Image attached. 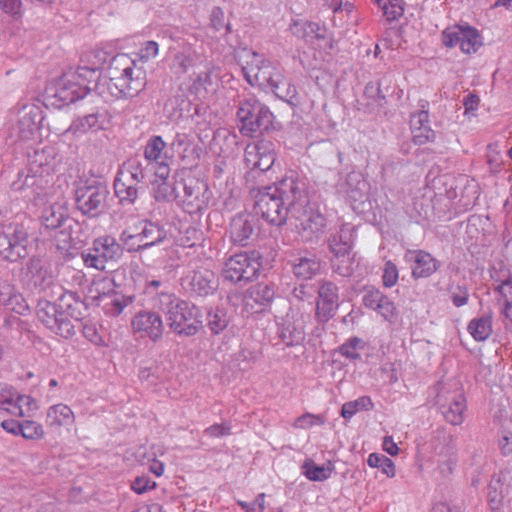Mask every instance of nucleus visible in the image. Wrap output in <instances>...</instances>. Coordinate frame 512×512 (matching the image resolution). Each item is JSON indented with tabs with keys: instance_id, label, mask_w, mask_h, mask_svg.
Listing matches in <instances>:
<instances>
[{
	"instance_id": "obj_1",
	"label": "nucleus",
	"mask_w": 512,
	"mask_h": 512,
	"mask_svg": "<svg viewBox=\"0 0 512 512\" xmlns=\"http://www.w3.org/2000/svg\"><path fill=\"white\" fill-rule=\"evenodd\" d=\"M305 201L304 184L291 177L284 178L274 185L258 190L254 210L269 224L282 226L288 216H299Z\"/></svg>"
},
{
	"instance_id": "obj_2",
	"label": "nucleus",
	"mask_w": 512,
	"mask_h": 512,
	"mask_svg": "<svg viewBox=\"0 0 512 512\" xmlns=\"http://www.w3.org/2000/svg\"><path fill=\"white\" fill-rule=\"evenodd\" d=\"M145 73L127 55L112 58L105 75L94 84L92 91L105 102L115 98L136 96L145 87Z\"/></svg>"
},
{
	"instance_id": "obj_3",
	"label": "nucleus",
	"mask_w": 512,
	"mask_h": 512,
	"mask_svg": "<svg viewBox=\"0 0 512 512\" xmlns=\"http://www.w3.org/2000/svg\"><path fill=\"white\" fill-rule=\"evenodd\" d=\"M158 307L165 314L169 328L178 336H194L203 326L200 309L174 294L160 293Z\"/></svg>"
},
{
	"instance_id": "obj_4",
	"label": "nucleus",
	"mask_w": 512,
	"mask_h": 512,
	"mask_svg": "<svg viewBox=\"0 0 512 512\" xmlns=\"http://www.w3.org/2000/svg\"><path fill=\"white\" fill-rule=\"evenodd\" d=\"M237 118L239 130L243 136L258 137L273 125L274 115L269 107L261 103L255 96L244 98L238 107Z\"/></svg>"
},
{
	"instance_id": "obj_5",
	"label": "nucleus",
	"mask_w": 512,
	"mask_h": 512,
	"mask_svg": "<svg viewBox=\"0 0 512 512\" xmlns=\"http://www.w3.org/2000/svg\"><path fill=\"white\" fill-rule=\"evenodd\" d=\"M108 196L107 186L95 179L80 180L74 189L76 208L90 218L105 213Z\"/></svg>"
},
{
	"instance_id": "obj_6",
	"label": "nucleus",
	"mask_w": 512,
	"mask_h": 512,
	"mask_svg": "<svg viewBox=\"0 0 512 512\" xmlns=\"http://www.w3.org/2000/svg\"><path fill=\"white\" fill-rule=\"evenodd\" d=\"M29 232L24 223L3 224L0 232V255L9 262H16L28 255Z\"/></svg>"
},
{
	"instance_id": "obj_7",
	"label": "nucleus",
	"mask_w": 512,
	"mask_h": 512,
	"mask_svg": "<svg viewBox=\"0 0 512 512\" xmlns=\"http://www.w3.org/2000/svg\"><path fill=\"white\" fill-rule=\"evenodd\" d=\"M123 254L121 244L111 236H103L94 240L91 248L81 253L82 260L87 267L104 271L111 268Z\"/></svg>"
},
{
	"instance_id": "obj_8",
	"label": "nucleus",
	"mask_w": 512,
	"mask_h": 512,
	"mask_svg": "<svg viewBox=\"0 0 512 512\" xmlns=\"http://www.w3.org/2000/svg\"><path fill=\"white\" fill-rule=\"evenodd\" d=\"M260 267V256L256 252L238 253L226 260L222 275L225 280L243 286L256 277Z\"/></svg>"
},
{
	"instance_id": "obj_9",
	"label": "nucleus",
	"mask_w": 512,
	"mask_h": 512,
	"mask_svg": "<svg viewBox=\"0 0 512 512\" xmlns=\"http://www.w3.org/2000/svg\"><path fill=\"white\" fill-rule=\"evenodd\" d=\"M91 92L92 86H82L80 81H76V75L71 74L70 71L51 81L47 87L48 95L57 99L62 105L71 104Z\"/></svg>"
},
{
	"instance_id": "obj_10",
	"label": "nucleus",
	"mask_w": 512,
	"mask_h": 512,
	"mask_svg": "<svg viewBox=\"0 0 512 512\" xmlns=\"http://www.w3.org/2000/svg\"><path fill=\"white\" fill-rule=\"evenodd\" d=\"M442 43L449 48L459 46L463 53H475L482 45L479 32L470 26L455 25L442 32Z\"/></svg>"
},
{
	"instance_id": "obj_11",
	"label": "nucleus",
	"mask_w": 512,
	"mask_h": 512,
	"mask_svg": "<svg viewBox=\"0 0 512 512\" xmlns=\"http://www.w3.org/2000/svg\"><path fill=\"white\" fill-rule=\"evenodd\" d=\"M244 160L248 168L268 171L276 160L275 144L266 139L248 144L244 152Z\"/></svg>"
},
{
	"instance_id": "obj_12",
	"label": "nucleus",
	"mask_w": 512,
	"mask_h": 512,
	"mask_svg": "<svg viewBox=\"0 0 512 512\" xmlns=\"http://www.w3.org/2000/svg\"><path fill=\"white\" fill-rule=\"evenodd\" d=\"M299 223L295 224L299 235L305 242H311L318 239L323 233L325 227V218L318 212L309 207V198L306 194V201L302 209L299 211V216H291Z\"/></svg>"
},
{
	"instance_id": "obj_13",
	"label": "nucleus",
	"mask_w": 512,
	"mask_h": 512,
	"mask_svg": "<svg viewBox=\"0 0 512 512\" xmlns=\"http://www.w3.org/2000/svg\"><path fill=\"white\" fill-rule=\"evenodd\" d=\"M36 314L38 320L54 333L65 338L75 334L73 323L61 318L57 302L51 303L47 300L39 301Z\"/></svg>"
},
{
	"instance_id": "obj_14",
	"label": "nucleus",
	"mask_w": 512,
	"mask_h": 512,
	"mask_svg": "<svg viewBox=\"0 0 512 512\" xmlns=\"http://www.w3.org/2000/svg\"><path fill=\"white\" fill-rule=\"evenodd\" d=\"M252 56L247 66L243 68L247 80L252 83L251 77L260 85L270 89L273 88L277 81L281 80V73L269 61L264 60L254 51H250Z\"/></svg>"
},
{
	"instance_id": "obj_15",
	"label": "nucleus",
	"mask_w": 512,
	"mask_h": 512,
	"mask_svg": "<svg viewBox=\"0 0 512 512\" xmlns=\"http://www.w3.org/2000/svg\"><path fill=\"white\" fill-rule=\"evenodd\" d=\"M436 403L447 422L452 425H459L463 422L466 399L461 392L441 391L436 396Z\"/></svg>"
},
{
	"instance_id": "obj_16",
	"label": "nucleus",
	"mask_w": 512,
	"mask_h": 512,
	"mask_svg": "<svg viewBox=\"0 0 512 512\" xmlns=\"http://www.w3.org/2000/svg\"><path fill=\"white\" fill-rule=\"evenodd\" d=\"M43 119V111L39 106L25 105L18 113L17 124L13 130L21 140L33 139L39 133Z\"/></svg>"
},
{
	"instance_id": "obj_17",
	"label": "nucleus",
	"mask_w": 512,
	"mask_h": 512,
	"mask_svg": "<svg viewBox=\"0 0 512 512\" xmlns=\"http://www.w3.org/2000/svg\"><path fill=\"white\" fill-rule=\"evenodd\" d=\"M182 286L191 294L205 297L218 288V280L213 271L205 268L192 271L182 279Z\"/></svg>"
},
{
	"instance_id": "obj_18",
	"label": "nucleus",
	"mask_w": 512,
	"mask_h": 512,
	"mask_svg": "<svg viewBox=\"0 0 512 512\" xmlns=\"http://www.w3.org/2000/svg\"><path fill=\"white\" fill-rule=\"evenodd\" d=\"M131 325L135 333L148 337L153 342L158 341L164 331L162 318L154 311H139L134 315Z\"/></svg>"
},
{
	"instance_id": "obj_19",
	"label": "nucleus",
	"mask_w": 512,
	"mask_h": 512,
	"mask_svg": "<svg viewBox=\"0 0 512 512\" xmlns=\"http://www.w3.org/2000/svg\"><path fill=\"white\" fill-rule=\"evenodd\" d=\"M277 334L282 343L287 347L300 345L305 339L302 317L287 315L278 325Z\"/></svg>"
},
{
	"instance_id": "obj_20",
	"label": "nucleus",
	"mask_w": 512,
	"mask_h": 512,
	"mask_svg": "<svg viewBox=\"0 0 512 512\" xmlns=\"http://www.w3.org/2000/svg\"><path fill=\"white\" fill-rule=\"evenodd\" d=\"M404 258L413 264L412 277L415 279L429 277L439 268V262L423 250H408Z\"/></svg>"
},
{
	"instance_id": "obj_21",
	"label": "nucleus",
	"mask_w": 512,
	"mask_h": 512,
	"mask_svg": "<svg viewBox=\"0 0 512 512\" xmlns=\"http://www.w3.org/2000/svg\"><path fill=\"white\" fill-rule=\"evenodd\" d=\"M108 122L109 116L107 111L97 109L74 119L66 132L74 135L85 134L89 131L104 129Z\"/></svg>"
},
{
	"instance_id": "obj_22",
	"label": "nucleus",
	"mask_w": 512,
	"mask_h": 512,
	"mask_svg": "<svg viewBox=\"0 0 512 512\" xmlns=\"http://www.w3.org/2000/svg\"><path fill=\"white\" fill-rule=\"evenodd\" d=\"M255 219L247 214H237L230 223V239L234 244L247 246L254 234Z\"/></svg>"
},
{
	"instance_id": "obj_23",
	"label": "nucleus",
	"mask_w": 512,
	"mask_h": 512,
	"mask_svg": "<svg viewBox=\"0 0 512 512\" xmlns=\"http://www.w3.org/2000/svg\"><path fill=\"white\" fill-rule=\"evenodd\" d=\"M328 247L333 256H346L351 253L354 245V227L342 225L339 230L328 238Z\"/></svg>"
},
{
	"instance_id": "obj_24",
	"label": "nucleus",
	"mask_w": 512,
	"mask_h": 512,
	"mask_svg": "<svg viewBox=\"0 0 512 512\" xmlns=\"http://www.w3.org/2000/svg\"><path fill=\"white\" fill-rule=\"evenodd\" d=\"M435 452L441 458L437 467L440 475L443 478L450 476L457 464V452L451 436H443V446H436Z\"/></svg>"
},
{
	"instance_id": "obj_25",
	"label": "nucleus",
	"mask_w": 512,
	"mask_h": 512,
	"mask_svg": "<svg viewBox=\"0 0 512 512\" xmlns=\"http://www.w3.org/2000/svg\"><path fill=\"white\" fill-rule=\"evenodd\" d=\"M61 318L66 319L70 323L72 321L80 322L83 313L84 303L79 299L76 293L67 292L61 295L57 301Z\"/></svg>"
},
{
	"instance_id": "obj_26",
	"label": "nucleus",
	"mask_w": 512,
	"mask_h": 512,
	"mask_svg": "<svg viewBox=\"0 0 512 512\" xmlns=\"http://www.w3.org/2000/svg\"><path fill=\"white\" fill-rule=\"evenodd\" d=\"M392 83L390 75H383L377 81H370L364 88V96L371 100V105L383 108L387 104L386 96Z\"/></svg>"
},
{
	"instance_id": "obj_27",
	"label": "nucleus",
	"mask_w": 512,
	"mask_h": 512,
	"mask_svg": "<svg viewBox=\"0 0 512 512\" xmlns=\"http://www.w3.org/2000/svg\"><path fill=\"white\" fill-rule=\"evenodd\" d=\"M52 150L50 147L36 148L27 152V167L33 173L49 176L52 170Z\"/></svg>"
},
{
	"instance_id": "obj_28",
	"label": "nucleus",
	"mask_w": 512,
	"mask_h": 512,
	"mask_svg": "<svg viewBox=\"0 0 512 512\" xmlns=\"http://www.w3.org/2000/svg\"><path fill=\"white\" fill-rule=\"evenodd\" d=\"M179 190H183V195L180 194V198L177 201L182 202L186 210L189 213H197L206 207V200L203 195L200 196L201 188L198 185L188 184L183 181H179Z\"/></svg>"
},
{
	"instance_id": "obj_29",
	"label": "nucleus",
	"mask_w": 512,
	"mask_h": 512,
	"mask_svg": "<svg viewBox=\"0 0 512 512\" xmlns=\"http://www.w3.org/2000/svg\"><path fill=\"white\" fill-rule=\"evenodd\" d=\"M141 230L137 233L138 242L143 244L144 249H148L164 241L167 237L166 230L159 225L148 220L140 222Z\"/></svg>"
},
{
	"instance_id": "obj_30",
	"label": "nucleus",
	"mask_w": 512,
	"mask_h": 512,
	"mask_svg": "<svg viewBox=\"0 0 512 512\" xmlns=\"http://www.w3.org/2000/svg\"><path fill=\"white\" fill-rule=\"evenodd\" d=\"M0 304L8 309L18 313L25 314L28 305L25 303L22 295L16 293L14 287L6 280L0 278Z\"/></svg>"
},
{
	"instance_id": "obj_31",
	"label": "nucleus",
	"mask_w": 512,
	"mask_h": 512,
	"mask_svg": "<svg viewBox=\"0 0 512 512\" xmlns=\"http://www.w3.org/2000/svg\"><path fill=\"white\" fill-rule=\"evenodd\" d=\"M320 269V263L316 256L306 252L303 256H299L292 262V271L297 278L304 280L311 279Z\"/></svg>"
},
{
	"instance_id": "obj_32",
	"label": "nucleus",
	"mask_w": 512,
	"mask_h": 512,
	"mask_svg": "<svg viewBox=\"0 0 512 512\" xmlns=\"http://www.w3.org/2000/svg\"><path fill=\"white\" fill-rule=\"evenodd\" d=\"M113 186L115 195L122 205H132L136 202L139 195V184L116 175Z\"/></svg>"
},
{
	"instance_id": "obj_33",
	"label": "nucleus",
	"mask_w": 512,
	"mask_h": 512,
	"mask_svg": "<svg viewBox=\"0 0 512 512\" xmlns=\"http://www.w3.org/2000/svg\"><path fill=\"white\" fill-rule=\"evenodd\" d=\"M67 220V208L59 203L45 207L41 214V222L47 229L60 228Z\"/></svg>"
},
{
	"instance_id": "obj_34",
	"label": "nucleus",
	"mask_w": 512,
	"mask_h": 512,
	"mask_svg": "<svg viewBox=\"0 0 512 512\" xmlns=\"http://www.w3.org/2000/svg\"><path fill=\"white\" fill-rule=\"evenodd\" d=\"M74 413L65 404L59 403L48 409L46 423L51 427L71 425L74 422Z\"/></svg>"
},
{
	"instance_id": "obj_35",
	"label": "nucleus",
	"mask_w": 512,
	"mask_h": 512,
	"mask_svg": "<svg viewBox=\"0 0 512 512\" xmlns=\"http://www.w3.org/2000/svg\"><path fill=\"white\" fill-rule=\"evenodd\" d=\"M290 30L293 35L305 41L325 39V29H322L315 22L294 21L290 26Z\"/></svg>"
},
{
	"instance_id": "obj_36",
	"label": "nucleus",
	"mask_w": 512,
	"mask_h": 512,
	"mask_svg": "<svg viewBox=\"0 0 512 512\" xmlns=\"http://www.w3.org/2000/svg\"><path fill=\"white\" fill-rule=\"evenodd\" d=\"M346 193L351 199L361 200L367 192L368 183L359 172L352 171L347 174L346 180Z\"/></svg>"
},
{
	"instance_id": "obj_37",
	"label": "nucleus",
	"mask_w": 512,
	"mask_h": 512,
	"mask_svg": "<svg viewBox=\"0 0 512 512\" xmlns=\"http://www.w3.org/2000/svg\"><path fill=\"white\" fill-rule=\"evenodd\" d=\"M301 469L302 474L310 481H324L330 477L333 467L331 463L317 465L312 459L308 458L303 462Z\"/></svg>"
},
{
	"instance_id": "obj_38",
	"label": "nucleus",
	"mask_w": 512,
	"mask_h": 512,
	"mask_svg": "<svg viewBox=\"0 0 512 512\" xmlns=\"http://www.w3.org/2000/svg\"><path fill=\"white\" fill-rule=\"evenodd\" d=\"M468 331L476 341L486 340L492 333L491 314H485L480 318L470 321Z\"/></svg>"
},
{
	"instance_id": "obj_39",
	"label": "nucleus",
	"mask_w": 512,
	"mask_h": 512,
	"mask_svg": "<svg viewBox=\"0 0 512 512\" xmlns=\"http://www.w3.org/2000/svg\"><path fill=\"white\" fill-rule=\"evenodd\" d=\"M0 409L11 415L25 417L26 411L21 409L16 393L0 384Z\"/></svg>"
},
{
	"instance_id": "obj_40",
	"label": "nucleus",
	"mask_w": 512,
	"mask_h": 512,
	"mask_svg": "<svg viewBox=\"0 0 512 512\" xmlns=\"http://www.w3.org/2000/svg\"><path fill=\"white\" fill-rule=\"evenodd\" d=\"M250 298L257 304L269 305L275 296V286L272 283L260 282L249 289Z\"/></svg>"
},
{
	"instance_id": "obj_41",
	"label": "nucleus",
	"mask_w": 512,
	"mask_h": 512,
	"mask_svg": "<svg viewBox=\"0 0 512 512\" xmlns=\"http://www.w3.org/2000/svg\"><path fill=\"white\" fill-rule=\"evenodd\" d=\"M116 55H112L111 52L102 49L97 48L93 49L91 51L86 52L82 58L81 62L82 64H86L87 66L95 69L99 72V70L107 63L111 62L112 58Z\"/></svg>"
},
{
	"instance_id": "obj_42",
	"label": "nucleus",
	"mask_w": 512,
	"mask_h": 512,
	"mask_svg": "<svg viewBox=\"0 0 512 512\" xmlns=\"http://www.w3.org/2000/svg\"><path fill=\"white\" fill-rule=\"evenodd\" d=\"M179 182L160 181L154 188V198L159 202H170L180 198Z\"/></svg>"
},
{
	"instance_id": "obj_43",
	"label": "nucleus",
	"mask_w": 512,
	"mask_h": 512,
	"mask_svg": "<svg viewBox=\"0 0 512 512\" xmlns=\"http://www.w3.org/2000/svg\"><path fill=\"white\" fill-rule=\"evenodd\" d=\"M44 175L40 173H33L29 171V167L26 170L18 172L17 179L13 181L12 188L15 191H22L26 188H32L34 186H42Z\"/></svg>"
},
{
	"instance_id": "obj_44",
	"label": "nucleus",
	"mask_w": 512,
	"mask_h": 512,
	"mask_svg": "<svg viewBox=\"0 0 512 512\" xmlns=\"http://www.w3.org/2000/svg\"><path fill=\"white\" fill-rule=\"evenodd\" d=\"M117 176H121L124 179H129V181L133 183L140 184L145 178V172L139 160L130 159L125 164L124 168L117 172Z\"/></svg>"
},
{
	"instance_id": "obj_45",
	"label": "nucleus",
	"mask_w": 512,
	"mask_h": 512,
	"mask_svg": "<svg viewBox=\"0 0 512 512\" xmlns=\"http://www.w3.org/2000/svg\"><path fill=\"white\" fill-rule=\"evenodd\" d=\"M374 404L369 396H361L354 401H349L343 404L341 409V416L345 419L352 418L358 411H369L373 409Z\"/></svg>"
},
{
	"instance_id": "obj_46",
	"label": "nucleus",
	"mask_w": 512,
	"mask_h": 512,
	"mask_svg": "<svg viewBox=\"0 0 512 512\" xmlns=\"http://www.w3.org/2000/svg\"><path fill=\"white\" fill-rule=\"evenodd\" d=\"M277 82L278 83H275L273 88L271 89L274 92V94L278 98L290 104H294L297 101L298 95L296 87L293 84H291L288 80H286L283 77V75H281V80Z\"/></svg>"
},
{
	"instance_id": "obj_47",
	"label": "nucleus",
	"mask_w": 512,
	"mask_h": 512,
	"mask_svg": "<svg viewBox=\"0 0 512 512\" xmlns=\"http://www.w3.org/2000/svg\"><path fill=\"white\" fill-rule=\"evenodd\" d=\"M207 326L213 334L222 332L229 323L227 313L223 309L210 310L207 313Z\"/></svg>"
},
{
	"instance_id": "obj_48",
	"label": "nucleus",
	"mask_w": 512,
	"mask_h": 512,
	"mask_svg": "<svg viewBox=\"0 0 512 512\" xmlns=\"http://www.w3.org/2000/svg\"><path fill=\"white\" fill-rule=\"evenodd\" d=\"M166 144L161 136L151 137L144 149V157L149 162L158 163L162 159V152Z\"/></svg>"
},
{
	"instance_id": "obj_49",
	"label": "nucleus",
	"mask_w": 512,
	"mask_h": 512,
	"mask_svg": "<svg viewBox=\"0 0 512 512\" xmlns=\"http://www.w3.org/2000/svg\"><path fill=\"white\" fill-rule=\"evenodd\" d=\"M367 463L370 467L381 469L382 473L388 477L395 476L394 462L383 454L371 453L367 459Z\"/></svg>"
},
{
	"instance_id": "obj_50",
	"label": "nucleus",
	"mask_w": 512,
	"mask_h": 512,
	"mask_svg": "<svg viewBox=\"0 0 512 512\" xmlns=\"http://www.w3.org/2000/svg\"><path fill=\"white\" fill-rule=\"evenodd\" d=\"M331 265L333 271L342 277H350L354 273V259L350 254L346 256H334Z\"/></svg>"
},
{
	"instance_id": "obj_51",
	"label": "nucleus",
	"mask_w": 512,
	"mask_h": 512,
	"mask_svg": "<svg viewBox=\"0 0 512 512\" xmlns=\"http://www.w3.org/2000/svg\"><path fill=\"white\" fill-rule=\"evenodd\" d=\"M43 265L42 260L39 257H32L26 263L25 268H23V273L29 279V281L33 282L35 286L41 283L43 280Z\"/></svg>"
},
{
	"instance_id": "obj_52",
	"label": "nucleus",
	"mask_w": 512,
	"mask_h": 512,
	"mask_svg": "<svg viewBox=\"0 0 512 512\" xmlns=\"http://www.w3.org/2000/svg\"><path fill=\"white\" fill-rule=\"evenodd\" d=\"M364 348V342L358 337H351L339 347V353L350 360L360 359L358 349Z\"/></svg>"
},
{
	"instance_id": "obj_53",
	"label": "nucleus",
	"mask_w": 512,
	"mask_h": 512,
	"mask_svg": "<svg viewBox=\"0 0 512 512\" xmlns=\"http://www.w3.org/2000/svg\"><path fill=\"white\" fill-rule=\"evenodd\" d=\"M71 74L76 75V81H80L82 86H91V84H95L99 78L102 77L98 71L87 66L86 64H82L76 71H70ZM94 85H92L93 87Z\"/></svg>"
},
{
	"instance_id": "obj_54",
	"label": "nucleus",
	"mask_w": 512,
	"mask_h": 512,
	"mask_svg": "<svg viewBox=\"0 0 512 512\" xmlns=\"http://www.w3.org/2000/svg\"><path fill=\"white\" fill-rule=\"evenodd\" d=\"M421 109L411 115L410 126L411 131L419 130L424 128H430L429 126V112H428V102L425 100L420 101Z\"/></svg>"
},
{
	"instance_id": "obj_55",
	"label": "nucleus",
	"mask_w": 512,
	"mask_h": 512,
	"mask_svg": "<svg viewBox=\"0 0 512 512\" xmlns=\"http://www.w3.org/2000/svg\"><path fill=\"white\" fill-rule=\"evenodd\" d=\"M388 22L398 20L404 13L403 0H387L380 8Z\"/></svg>"
},
{
	"instance_id": "obj_56",
	"label": "nucleus",
	"mask_w": 512,
	"mask_h": 512,
	"mask_svg": "<svg viewBox=\"0 0 512 512\" xmlns=\"http://www.w3.org/2000/svg\"><path fill=\"white\" fill-rule=\"evenodd\" d=\"M20 435L30 440L41 439L44 436V430L41 424L32 420H24L21 421Z\"/></svg>"
},
{
	"instance_id": "obj_57",
	"label": "nucleus",
	"mask_w": 512,
	"mask_h": 512,
	"mask_svg": "<svg viewBox=\"0 0 512 512\" xmlns=\"http://www.w3.org/2000/svg\"><path fill=\"white\" fill-rule=\"evenodd\" d=\"M339 303L319 300L316 306V317L319 322L325 323L334 317Z\"/></svg>"
},
{
	"instance_id": "obj_58",
	"label": "nucleus",
	"mask_w": 512,
	"mask_h": 512,
	"mask_svg": "<svg viewBox=\"0 0 512 512\" xmlns=\"http://www.w3.org/2000/svg\"><path fill=\"white\" fill-rule=\"evenodd\" d=\"M318 294L321 301L339 303L338 288L333 282H323L318 290Z\"/></svg>"
},
{
	"instance_id": "obj_59",
	"label": "nucleus",
	"mask_w": 512,
	"mask_h": 512,
	"mask_svg": "<svg viewBox=\"0 0 512 512\" xmlns=\"http://www.w3.org/2000/svg\"><path fill=\"white\" fill-rule=\"evenodd\" d=\"M398 278L399 273L397 266L391 260H387L384 264L382 274L383 285L391 288L397 283Z\"/></svg>"
},
{
	"instance_id": "obj_60",
	"label": "nucleus",
	"mask_w": 512,
	"mask_h": 512,
	"mask_svg": "<svg viewBox=\"0 0 512 512\" xmlns=\"http://www.w3.org/2000/svg\"><path fill=\"white\" fill-rule=\"evenodd\" d=\"M324 423L325 418L322 415L305 413L295 420L294 426L300 429H308L314 425H323Z\"/></svg>"
},
{
	"instance_id": "obj_61",
	"label": "nucleus",
	"mask_w": 512,
	"mask_h": 512,
	"mask_svg": "<svg viewBox=\"0 0 512 512\" xmlns=\"http://www.w3.org/2000/svg\"><path fill=\"white\" fill-rule=\"evenodd\" d=\"M500 488L501 479L499 477L493 478L488 487V501L492 509L498 508L502 500V491H499Z\"/></svg>"
},
{
	"instance_id": "obj_62",
	"label": "nucleus",
	"mask_w": 512,
	"mask_h": 512,
	"mask_svg": "<svg viewBox=\"0 0 512 512\" xmlns=\"http://www.w3.org/2000/svg\"><path fill=\"white\" fill-rule=\"evenodd\" d=\"M376 373L378 374V378L384 384L391 385L396 383L398 380L397 372L393 363H385Z\"/></svg>"
},
{
	"instance_id": "obj_63",
	"label": "nucleus",
	"mask_w": 512,
	"mask_h": 512,
	"mask_svg": "<svg viewBox=\"0 0 512 512\" xmlns=\"http://www.w3.org/2000/svg\"><path fill=\"white\" fill-rule=\"evenodd\" d=\"M384 294L375 288H370L365 291L363 296V305L369 309L375 310L381 299H383Z\"/></svg>"
},
{
	"instance_id": "obj_64",
	"label": "nucleus",
	"mask_w": 512,
	"mask_h": 512,
	"mask_svg": "<svg viewBox=\"0 0 512 512\" xmlns=\"http://www.w3.org/2000/svg\"><path fill=\"white\" fill-rule=\"evenodd\" d=\"M225 15L223 10L220 7H214L211 11L210 15V23L211 27L215 31H220L223 28H226V31H230V24H225L224 22Z\"/></svg>"
}]
</instances>
